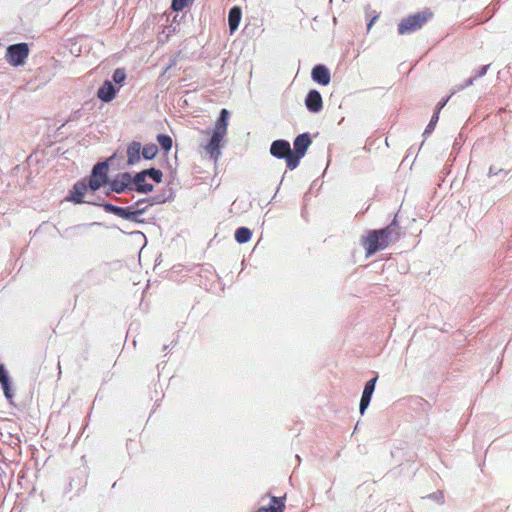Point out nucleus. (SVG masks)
Wrapping results in <instances>:
<instances>
[{"mask_svg": "<svg viewBox=\"0 0 512 512\" xmlns=\"http://www.w3.org/2000/svg\"><path fill=\"white\" fill-rule=\"evenodd\" d=\"M400 238V227L394 220L384 229L370 231L363 242L366 255L370 256L379 250L387 248Z\"/></svg>", "mask_w": 512, "mask_h": 512, "instance_id": "obj_1", "label": "nucleus"}, {"mask_svg": "<svg viewBox=\"0 0 512 512\" xmlns=\"http://www.w3.org/2000/svg\"><path fill=\"white\" fill-rule=\"evenodd\" d=\"M229 112L222 109L220 116L215 123L212 137L209 143L204 147L206 153L214 160H217L221 155L220 143L227 133Z\"/></svg>", "mask_w": 512, "mask_h": 512, "instance_id": "obj_2", "label": "nucleus"}, {"mask_svg": "<svg viewBox=\"0 0 512 512\" xmlns=\"http://www.w3.org/2000/svg\"><path fill=\"white\" fill-rule=\"evenodd\" d=\"M432 16L429 11H423L403 19L398 25V32L401 35L410 34L420 29Z\"/></svg>", "mask_w": 512, "mask_h": 512, "instance_id": "obj_3", "label": "nucleus"}, {"mask_svg": "<svg viewBox=\"0 0 512 512\" xmlns=\"http://www.w3.org/2000/svg\"><path fill=\"white\" fill-rule=\"evenodd\" d=\"M311 144V139L308 133L300 134L294 140L295 153L291 151L288 158V168L290 170L295 169L300 162V159L304 157L307 149Z\"/></svg>", "mask_w": 512, "mask_h": 512, "instance_id": "obj_4", "label": "nucleus"}, {"mask_svg": "<svg viewBox=\"0 0 512 512\" xmlns=\"http://www.w3.org/2000/svg\"><path fill=\"white\" fill-rule=\"evenodd\" d=\"M29 48L26 43H19L11 45L7 48V61L13 65L18 66L24 63V60L28 57Z\"/></svg>", "mask_w": 512, "mask_h": 512, "instance_id": "obj_5", "label": "nucleus"}, {"mask_svg": "<svg viewBox=\"0 0 512 512\" xmlns=\"http://www.w3.org/2000/svg\"><path fill=\"white\" fill-rule=\"evenodd\" d=\"M107 162L97 163L93 169L89 181V188L92 191L98 190L103 184L107 182Z\"/></svg>", "mask_w": 512, "mask_h": 512, "instance_id": "obj_6", "label": "nucleus"}, {"mask_svg": "<svg viewBox=\"0 0 512 512\" xmlns=\"http://www.w3.org/2000/svg\"><path fill=\"white\" fill-rule=\"evenodd\" d=\"M110 188L116 193H123L126 190H134L131 174L128 172L119 174L113 181H111Z\"/></svg>", "mask_w": 512, "mask_h": 512, "instance_id": "obj_7", "label": "nucleus"}, {"mask_svg": "<svg viewBox=\"0 0 512 512\" xmlns=\"http://www.w3.org/2000/svg\"><path fill=\"white\" fill-rule=\"evenodd\" d=\"M270 153L278 159H285L288 166V158L289 154H291L290 143L286 140H275L271 144Z\"/></svg>", "mask_w": 512, "mask_h": 512, "instance_id": "obj_8", "label": "nucleus"}, {"mask_svg": "<svg viewBox=\"0 0 512 512\" xmlns=\"http://www.w3.org/2000/svg\"><path fill=\"white\" fill-rule=\"evenodd\" d=\"M305 105L310 112H320L323 107L321 94L317 90H310L306 96Z\"/></svg>", "mask_w": 512, "mask_h": 512, "instance_id": "obj_9", "label": "nucleus"}, {"mask_svg": "<svg viewBox=\"0 0 512 512\" xmlns=\"http://www.w3.org/2000/svg\"><path fill=\"white\" fill-rule=\"evenodd\" d=\"M146 177H147V174L145 173V170H143V171L137 173L132 178L134 190H136L139 193H148L153 190V185L146 183Z\"/></svg>", "mask_w": 512, "mask_h": 512, "instance_id": "obj_10", "label": "nucleus"}, {"mask_svg": "<svg viewBox=\"0 0 512 512\" xmlns=\"http://www.w3.org/2000/svg\"><path fill=\"white\" fill-rule=\"evenodd\" d=\"M312 79L321 85H328L330 83V71L324 65H316L312 69Z\"/></svg>", "mask_w": 512, "mask_h": 512, "instance_id": "obj_11", "label": "nucleus"}, {"mask_svg": "<svg viewBox=\"0 0 512 512\" xmlns=\"http://www.w3.org/2000/svg\"><path fill=\"white\" fill-rule=\"evenodd\" d=\"M88 186L84 182H77L71 191L70 196L68 197V200H71L75 203H92L90 200H83V196L87 192Z\"/></svg>", "mask_w": 512, "mask_h": 512, "instance_id": "obj_12", "label": "nucleus"}, {"mask_svg": "<svg viewBox=\"0 0 512 512\" xmlns=\"http://www.w3.org/2000/svg\"><path fill=\"white\" fill-rule=\"evenodd\" d=\"M115 95L116 89L110 81H105L97 92V96L104 102H110Z\"/></svg>", "mask_w": 512, "mask_h": 512, "instance_id": "obj_13", "label": "nucleus"}, {"mask_svg": "<svg viewBox=\"0 0 512 512\" xmlns=\"http://www.w3.org/2000/svg\"><path fill=\"white\" fill-rule=\"evenodd\" d=\"M142 154V147L139 142H132L127 148V162L129 165H134L140 160Z\"/></svg>", "mask_w": 512, "mask_h": 512, "instance_id": "obj_14", "label": "nucleus"}, {"mask_svg": "<svg viewBox=\"0 0 512 512\" xmlns=\"http://www.w3.org/2000/svg\"><path fill=\"white\" fill-rule=\"evenodd\" d=\"M241 16H242V12L239 7L234 6L233 8L230 9L229 15H228V23H229V28H230L231 32H234L238 28L240 20H241Z\"/></svg>", "mask_w": 512, "mask_h": 512, "instance_id": "obj_15", "label": "nucleus"}, {"mask_svg": "<svg viewBox=\"0 0 512 512\" xmlns=\"http://www.w3.org/2000/svg\"><path fill=\"white\" fill-rule=\"evenodd\" d=\"M102 206H103L105 212L112 213L122 219L127 220L129 211H130V206L123 208V207L115 206L110 203H105Z\"/></svg>", "mask_w": 512, "mask_h": 512, "instance_id": "obj_16", "label": "nucleus"}, {"mask_svg": "<svg viewBox=\"0 0 512 512\" xmlns=\"http://www.w3.org/2000/svg\"><path fill=\"white\" fill-rule=\"evenodd\" d=\"M0 383L7 399H12V392L10 389L9 377L7 371L0 365Z\"/></svg>", "mask_w": 512, "mask_h": 512, "instance_id": "obj_17", "label": "nucleus"}, {"mask_svg": "<svg viewBox=\"0 0 512 512\" xmlns=\"http://www.w3.org/2000/svg\"><path fill=\"white\" fill-rule=\"evenodd\" d=\"M251 231L246 227H240L235 232V239L238 243L243 244L251 239Z\"/></svg>", "mask_w": 512, "mask_h": 512, "instance_id": "obj_18", "label": "nucleus"}, {"mask_svg": "<svg viewBox=\"0 0 512 512\" xmlns=\"http://www.w3.org/2000/svg\"><path fill=\"white\" fill-rule=\"evenodd\" d=\"M447 101H448V98L446 100H444L443 102L439 103L437 111L432 116L429 124L427 125V127H426V129L424 131L425 135L426 134H430L433 131V129H434V127H435V125H436V123L438 121V118H439V116H438L439 115V111L446 105Z\"/></svg>", "mask_w": 512, "mask_h": 512, "instance_id": "obj_19", "label": "nucleus"}, {"mask_svg": "<svg viewBox=\"0 0 512 512\" xmlns=\"http://www.w3.org/2000/svg\"><path fill=\"white\" fill-rule=\"evenodd\" d=\"M145 213V208H134V206H130V211L127 220L140 223L143 222V220L140 218V216Z\"/></svg>", "mask_w": 512, "mask_h": 512, "instance_id": "obj_20", "label": "nucleus"}, {"mask_svg": "<svg viewBox=\"0 0 512 512\" xmlns=\"http://www.w3.org/2000/svg\"><path fill=\"white\" fill-rule=\"evenodd\" d=\"M158 152V147L155 144H148L142 148V156L145 159H153Z\"/></svg>", "mask_w": 512, "mask_h": 512, "instance_id": "obj_21", "label": "nucleus"}, {"mask_svg": "<svg viewBox=\"0 0 512 512\" xmlns=\"http://www.w3.org/2000/svg\"><path fill=\"white\" fill-rule=\"evenodd\" d=\"M157 141L165 151H169L172 148V138L168 135L159 134Z\"/></svg>", "mask_w": 512, "mask_h": 512, "instance_id": "obj_22", "label": "nucleus"}, {"mask_svg": "<svg viewBox=\"0 0 512 512\" xmlns=\"http://www.w3.org/2000/svg\"><path fill=\"white\" fill-rule=\"evenodd\" d=\"M377 382V377L369 380L366 384H365V387H364V390H363V393H362V396H365V397H369L371 398L372 397V394L375 390V384Z\"/></svg>", "mask_w": 512, "mask_h": 512, "instance_id": "obj_23", "label": "nucleus"}, {"mask_svg": "<svg viewBox=\"0 0 512 512\" xmlns=\"http://www.w3.org/2000/svg\"><path fill=\"white\" fill-rule=\"evenodd\" d=\"M279 502V499L277 497H272V505L269 507H262L258 509L256 512H282L281 506L275 507V504Z\"/></svg>", "mask_w": 512, "mask_h": 512, "instance_id": "obj_24", "label": "nucleus"}, {"mask_svg": "<svg viewBox=\"0 0 512 512\" xmlns=\"http://www.w3.org/2000/svg\"><path fill=\"white\" fill-rule=\"evenodd\" d=\"M488 68H489V65L483 66L475 76L470 77L466 81L465 87L471 86L477 78L484 76L487 73ZM462 88H464V86H462L460 89H462Z\"/></svg>", "mask_w": 512, "mask_h": 512, "instance_id": "obj_25", "label": "nucleus"}, {"mask_svg": "<svg viewBox=\"0 0 512 512\" xmlns=\"http://www.w3.org/2000/svg\"><path fill=\"white\" fill-rule=\"evenodd\" d=\"M145 173L147 174V176L152 178L157 183H160L162 181L163 174L160 170H157L155 168H150V169L145 170Z\"/></svg>", "mask_w": 512, "mask_h": 512, "instance_id": "obj_26", "label": "nucleus"}, {"mask_svg": "<svg viewBox=\"0 0 512 512\" xmlns=\"http://www.w3.org/2000/svg\"><path fill=\"white\" fill-rule=\"evenodd\" d=\"M126 73L123 69H116L113 73V81L117 84L124 82Z\"/></svg>", "mask_w": 512, "mask_h": 512, "instance_id": "obj_27", "label": "nucleus"}, {"mask_svg": "<svg viewBox=\"0 0 512 512\" xmlns=\"http://www.w3.org/2000/svg\"><path fill=\"white\" fill-rule=\"evenodd\" d=\"M370 401H371V398H369V397H365V396L361 397L360 407H359L361 415H363L365 413V410L368 408Z\"/></svg>", "mask_w": 512, "mask_h": 512, "instance_id": "obj_28", "label": "nucleus"}, {"mask_svg": "<svg viewBox=\"0 0 512 512\" xmlns=\"http://www.w3.org/2000/svg\"><path fill=\"white\" fill-rule=\"evenodd\" d=\"M187 4V0H173L172 1V8L175 11L182 10Z\"/></svg>", "mask_w": 512, "mask_h": 512, "instance_id": "obj_29", "label": "nucleus"}, {"mask_svg": "<svg viewBox=\"0 0 512 512\" xmlns=\"http://www.w3.org/2000/svg\"><path fill=\"white\" fill-rule=\"evenodd\" d=\"M377 18H378V15L374 16V17L370 20V22H369V23H368V25H367V29H368V30H370V29H371L372 25L375 23V21L377 20Z\"/></svg>", "mask_w": 512, "mask_h": 512, "instance_id": "obj_30", "label": "nucleus"}, {"mask_svg": "<svg viewBox=\"0 0 512 512\" xmlns=\"http://www.w3.org/2000/svg\"><path fill=\"white\" fill-rule=\"evenodd\" d=\"M143 203H144V201L140 200V201L136 202L133 206H134V208H145L146 209L147 206L142 207Z\"/></svg>", "mask_w": 512, "mask_h": 512, "instance_id": "obj_31", "label": "nucleus"}, {"mask_svg": "<svg viewBox=\"0 0 512 512\" xmlns=\"http://www.w3.org/2000/svg\"><path fill=\"white\" fill-rule=\"evenodd\" d=\"M431 497H433V498H435V499H437L439 501H442V498H443L441 494H434Z\"/></svg>", "mask_w": 512, "mask_h": 512, "instance_id": "obj_32", "label": "nucleus"}]
</instances>
